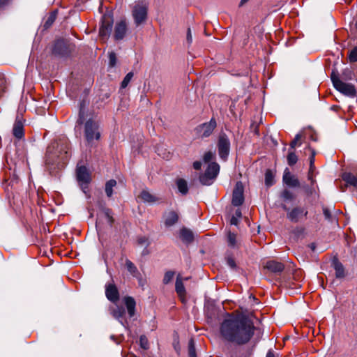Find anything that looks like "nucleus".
<instances>
[{"label":"nucleus","instance_id":"a18cd8bd","mask_svg":"<svg viewBox=\"0 0 357 357\" xmlns=\"http://www.w3.org/2000/svg\"><path fill=\"white\" fill-rule=\"evenodd\" d=\"M137 243L140 245H145L146 248L149 245V239L145 236H140L137 238Z\"/></svg>","mask_w":357,"mask_h":357},{"label":"nucleus","instance_id":"0eeeda50","mask_svg":"<svg viewBox=\"0 0 357 357\" xmlns=\"http://www.w3.org/2000/svg\"><path fill=\"white\" fill-rule=\"evenodd\" d=\"M84 135L89 143H91L94 139L98 140L100 137L98 122L91 119L86 121L84 126Z\"/></svg>","mask_w":357,"mask_h":357},{"label":"nucleus","instance_id":"2eb2a0df","mask_svg":"<svg viewBox=\"0 0 357 357\" xmlns=\"http://www.w3.org/2000/svg\"><path fill=\"white\" fill-rule=\"evenodd\" d=\"M109 311L114 319H117L124 327H126L128 323L125 319L126 310L123 306L112 307Z\"/></svg>","mask_w":357,"mask_h":357},{"label":"nucleus","instance_id":"4c0bfd02","mask_svg":"<svg viewBox=\"0 0 357 357\" xmlns=\"http://www.w3.org/2000/svg\"><path fill=\"white\" fill-rule=\"evenodd\" d=\"M227 241L229 245L234 248L236 246L237 241H236V235L234 233L229 232L227 236Z\"/></svg>","mask_w":357,"mask_h":357},{"label":"nucleus","instance_id":"5fc2aeb1","mask_svg":"<svg viewBox=\"0 0 357 357\" xmlns=\"http://www.w3.org/2000/svg\"><path fill=\"white\" fill-rule=\"evenodd\" d=\"M193 167L196 170H199L202 167V162L200 161H195L193 162Z\"/></svg>","mask_w":357,"mask_h":357},{"label":"nucleus","instance_id":"f03ea898","mask_svg":"<svg viewBox=\"0 0 357 357\" xmlns=\"http://www.w3.org/2000/svg\"><path fill=\"white\" fill-rule=\"evenodd\" d=\"M70 147L66 141L54 142L47 149L46 163L53 165L57 159L65 161L70 155Z\"/></svg>","mask_w":357,"mask_h":357},{"label":"nucleus","instance_id":"79ce46f5","mask_svg":"<svg viewBox=\"0 0 357 357\" xmlns=\"http://www.w3.org/2000/svg\"><path fill=\"white\" fill-rule=\"evenodd\" d=\"M215 158V154L211 151L206 152L204 155V161L207 163L212 161Z\"/></svg>","mask_w":357,"mask_h":357},{"label":"nucleus","instance_id":"412c9836","mask_svg":"<svg viewBox=\"0 0 357 357\" xmlns=\"http://www.w3.org/2000/svg\"><path fill=\"white\" fill-rule=\"evenodd\" d=\"M178 215L174 211H168L164 215L165 225L167 227L173 226L178 222Z\"/></svg>","mask_w":357,"mask_h":357},{"label":"nucleus","instance_id":"bf43d9fd","mask_svg":"<svg viewBox=\"0 0 357 357\" xmlns=\"http://www.w3.org/2000/svg\"><path fill=\"white\" fill-rule=\"evenodd\" d=\"M266 357H278V354H275L273 351H268Z\"/></svg>","mask_w":357,"mask_h":357},{"label":"nucleus","instance_id":"ddd939ff","mask_svg":"<svg viewBox=\"0 0 357 357\" xmlns=\"http://www.w3.org/2000/svg\"><path fill=\"white\" fill-rule=\"evenodd\" d=\"M244 201L243 185L241 182H237L233 191L232 204L238 206H241Z\"/></svg>","mask_w":357,"mask_h":357},{"label":"nucleus","instance_id":"a878e982","mask_svg":"<svg viewBox=\"0 0 357 357\" xmlns=\"http://www.w3.org/2000/svg\"><path fill=\"white\" fill-rule=\"evenodd\" d=\"M125 266L129 273L135 278L138 279L139 281L142 279V275L138 271L137 266L129 259L126 260Z\"/></svg>","mask_w":357,"mask_h":357},{"label":"nucleus","instance_id":"e433bc0d","mask_svg":"<svg viewBox=\"0 0 357 357\" xmlns=\"http://www.w3.org/2000/svg\"><path fill=\"white\" fill-rule=\"evenodd\" d=\"M303 188L304 190L305 193L308 197L312 196L316 192L314 185H305L303 186Z\"/></svg>","mask_w":357,"mask_h":357},{"label":"nucleus","instance_id":"680f3d73","mask_svg":"<svg viewBox=\"0 0 357 357\" xmlns=\"http://www.w3.org/2000/svg\"><path fill=\"white\" fill-rule=\"evenodd\" d=\"M250 0H241L238 6L242 7L246 3H248Z\"/></svg>","mask_w":357,"mask_h":357},{"label":"nucleus","instance_id":"6e6552de","mask_svg":"<svg viewBox=\"0 0 357 357\" xmlns=\"http://www.w3.org/2000/svg\"><path fill=\"white\" fill-rule=\"evenodd\" d=\"M283 208L287 211V218L294 223L300 222L303 218H307L308 215L307 208L304 206H296L289 209L284 206Z\"/></svg>","mask_w":357,"mask_h":357},{"label":"nucleus","instance_id":"39448f33","mask_svg":"<svg viewBox=\"0 0 357 357\" xmlns=\"http://www.w3.org/2000/svg\"><path fill=\"white\" fill-rule=\"evenodd\" d=\"M148 6L143 1L136 2L132 8V16L135 24L138 26L144 24L147 19Z\"/></svg>","mask_w":357,"mask_h":357},{"label":"nucleus","instance_id":"c756f323","mask_svg":"<svg viewBox=\"0 0 357 357\" xmlns=\"http://www.w3.org/2000/svg\"><path fill=\"white\" fill-rule=\"evenodd\" d=\"M56 18V11L52 12L49 16L47 17L45 23H44V28L45 29H49L54 22Z\"/></svg>","mask_w":357,"mask_h":357},{"label":"nucleus","instance_id":"c03bdc74","mask_svg":"<svg viewBox=\"0 0 357 357\" xmlns=\"http://www.w3.org/2000/svg\"><path fill=\"white\" fill-rule=\"evenodd\" d=\"M6 80L3 75L0 73V96L6 91Z\"/></svg>","mask_w":357,"mask_h":357},{"label":"nucleus","instance_id":"f8f14e48","mask_svg":"<svg viewBox=\"0 0 357 357\" xmlns=\"http://www.w3.org/2000/svg\"><path fill=\"white\" fill-rule=\"evenodd\" d=\"M217 124L215 119H211L209 122L204 123L197 126L196 128V132L198 136L202 138L208 137L212 134Z\"/></svg>","mask_w":357,"mask_h":357},{"label":"nucleus","instance_id":"a211bd4d","mask_svg":"<svg viewBox=\"0 0 357 357\" xmlns=\"http://www.w3.org/2000/svg\"><path fill=\"white\" fill-rule=\"evenodd\" d=\"M342 178L343 181L345 182V185L340 187V190L342 192H344L347 186H353L357 188L356 176L349 172H345L342 174Z\"/></svg>","mask_w":357,"mask_h":357},{"label":"nucleus","instance_id":"f704fd0d","mask_svg":"<svg viewBox=\"0 0 357 357\" xmlns=\"http://www.w3.org/2000/svg\"><path fill=\"white\" fill-rule=\"evenodd\" d=\"M302 137H303L302 134H301V133L297 134L295 136L294 139L291 142V143L289 144L290 145L289 149L294 150L296 148V146H301V140L302 139Z\"/></svg>","mask_w":357,"mask_h":357},{"label":"nucleus","instance_id":"1a4fd4ad","mask_svg":"<svg viewBox=\"0 0 357 357\" xmlns=\"http://www.w3.org/2000/svg\"><path fill=\"white\" fill-rule=\"evenodd\" d=\"M129 33L128 23L126 19H121L115 23L113 38L116 41L123 40Z\"/></svg>","mask_w":357,"mask_h":357},{"label":"nucleus","instance_id":"9b49d317","mask_svg":"<svg viewBox=\"0 0 357 357\" xmlns=\"http://www.w3.org/2000/svg\"><path fill=\"white\" fill-rule=\"evenodd\" d=\"M113 18L109 14H105L102 17L99 35L102 39H107L112 32Z\"/></svg>","mask_w":357,"mask_h":357},{"label":"nucleus","instance_id":"c85d7f7f","mask_svg":"<svg viewBox=\"0 0 357 357\" xmlns=\"http://www.w3.org/2000/svg\"><path fill=\"white\" fill-rule=\"evenodd\" d=\"M176 183L177 185V188L178 189V191L183 194L185 195L188 192V187L187 181L183 178H177L176 181Z\"/></svg>","mask_w":357,"mask_h":357},{"label":"nucleus","instance_id":"4be33fe9","mask_svg":"<svg viewBox=\"0 0 357 357\" xmlns=\"http://www.w3.org/2000/svg\"><path fill=\"white\" fill-rule=\"evenodd\" d=\"M332 266L335 271L337 278H343L346 276V271L344 266L337 258H334L332 261Z\"/></svg>","mask_w":357,"mask_h":357},{"label":"nucleus","instance_id":"4468645a","mask_svg":"<svg viewBox=\"0 0 357 357\" xmlns=\"http://www.w3.org/2000/svg\"><path fill=\"white\" fill-rule=\"evenodd\" d=\"M76 176L78 182L82 185H86L91 181L90 173L85 166L77 167Z\"/></svg>","mask_w":357,"mask_h":357},{"label":"nucleus","instance_id":"58836bf2","mask_svg":"<svg viewBox=\"0 0 357 357\" xmlns=\"http://www.w3.org/2000/svg\"><path fill=\"white\" fill-rule=\"evenodd\" d=\"M132 77H133V73L132 72L128 73L126 75L124 79H123V81H122V82L121 84V87L122 89L126 88L128 85V84L130 83V82L132 79Z\"/></svg>","mask_w":357,"mask_h":357},{"label":"nucleus","instance_id":"2f4dec72","mask_svg":"<svg viewBox=\"0 0 357 357\" xmlns=\"http://www.w3.org/2000/svg\"><path fill=\"white\" fill-rule=\"evenodd\" d=\"M116 181L114 179L108 181L105 184V192L107 197H110L113 194L112 188L116 186Z\"/></svg>","mask_w":357,"mask_h":357},{"label":"nucleus","instance_id":"bb28decb","mask_svg":"<svg viewBox=\"0 0 357 357\" xmlns=\"http://www.w3.org/2000/svg\"><path fill=\"white\" fill-rule=\"evenodd\" d=\"M139 197L142 201L148 203H154L158 201V198L155 196L153 195L146 190H143L141 192Z\"/></svg>","mask_w":357,"mask_h":357},{"label":"nucleus","instance_id":"5701e85b","mask_svg":"<svg viewBox=\"0 0 357 357\" xmlns=\"http://www.w3.org/2000/svg\"><path fill=\"white\" fill-rule=\"evenodd\" d=\"M303 154L305 155H308L309 156V161H310L309 172L313 174V171L315 169V166H314V157H315V155H316V151L314 149H312L310 146H308L305 149H304Z\"/></svg>","mask_w":357,"mask_h":357},{"label":"nucleus","instance_id":"b1692460","mask_svg":"<svg viewBox=\"0 0 357 357\" xmlns=\"http://www.w3.org/2000/svg\"><path fill=\"white\" fill-rule=\"evenodd\" d=\"M13 134L15 137L18 139H21L24 136L23 123L18 118L16 119L15 123L13 125Z\"/></svg>","mask_w":357,"mask_h":357},{"label":"nucleus","instance_id":"13d9d810","mask_svg":"<svg viewBox=\"0 0 357 357\" xmlns=\"http://www.w3.org/2000/svg\"><path fill=\"white\" fill-rule=\"evenodd\" d=\"M231 225H237L238 223V218L236 217L233 216L230 220Z\"/></svg>","mask_w":357,"mask_h":357},{"label":"nucleus","instance_id":"cd10ccee","mask_svg":"<svg viewBox=\"0 0 357 357\" xmlns=\"http://www.w3.org/2000/svg\"><path fill=\"white\" fill-rule=\"evenodd\" d=\"M180 236H181L182 241L184 242H186V243H190V242L192 241V240H193L192 232L186 228H183L181 230Z\"/></svg>","mask_w":357,"mask_h":357},{"label":"nucleus","instance_id":"de8ad7c7","mask_svg":"<svg viewBox=\"0 0 357 357\" xmlns=\"http://www.w3.org/2000/svg\"><path fill=\"white\" fill-rule=\"evenodd\" d=\"M282 197L286 200H293L294 199L293 193L288 190H284L283 191Z\"/></svg>","mask_w":357,"mask_h":357},{"label":"nucleus","instance_id":"6e6d98bb","mask_svg":"<svg viewBox=\"0 0 357 357\" xmlns=\"http://www.w3.org/2000/svg\"><path fill=\"white\" fill-rule=\"evenodd\" d=\"M192 34H191V30L190 28L188 29V32H187V41L188 43H192Z\"/></svg>","mask_w":357,"mask_h":357},{"label":"nucleus","instance_id":"09e8293b","mask_svg":"<svg viewBox=\"0 0 357 357\" xmlns=\"http://www.w3.org/2000/svg\"><path fill=\"white\" fill-rule=\"evenodd\" d=\"M342 79L345 80H349L352 78V72L349 69H345L342 73Z\"/></svg>","mask_w":357,"mask_h":357},{"label":"nucleus","instance_id":"20e7f679","mask_svg":"<svg viewBox=\"0 0 357 357\" xmlns=\"http://www.w3.org/2000/svg\"><path fill=\"white\" fill-rule=\"evenodd\" d=\"M75 50V45L68 40L58 39L52 47V54L59 56H68Z\"/></svg>","mask_w":357,"mask_h":357},{"label":"nucleus","instance_id":"0e129e2a","mask_svg":"<svg viewBox=\"0 0 357 357\" xmlns=\"http://www.w3.org/2000/svg\"><path fill=\"white\" fill-rule=\"evenodd\" d=\"M310 248H311L312 250H314L315 249V245H314V243H311V244L310 245Z\"/></svg>","mask_w":357,"mask_h":357},{"label":"nucleus","instance_id":"7ed1b4c3","mask_svg":"<svg viewBox=\"0 0 357 357\" xmlns=\"http://www.w3.org/2000/svg\"><path fill=\"white\" fill-rule=\"evenodd\" d=\"M331 79L334 87L342 93L351 97H354L356 95V91L354 86L351 84L342 82L337 71H332Z\"/></svg>","mask_w":357,"mask_h":357},{"label":"nucleus","instance_id":"338daca9","mask_svg":"<svg viewBox=\"0 0 357 357\" xmlns=\"http://www.w3.org/2000/svg\"><path fill=\"white\" fill-rule=\"evenodd\" d=\"M143 253H144V254H147V253H148V251H147L146 250H143Z\"/></svg>","mask_w":357,"mask_h":357},{"label":"nucleus","instance_id":"7c9ffc66","mask_svg":"<svg viewBox=\"0 0 357 357\" xmlns=\"http://www.w3.org/2000/svg\"><path fill=\"white\" fill-rule=\"evenodd\" d=\"M287 163L289 166L294 165L298 161V156L292 149L289 150V153L287 156Z\"/></svg>","mask_w":357,"mask_h":357},{"label":"nucleus","instance_id":"f3484780","mask_svg":"<svg viewBox=\"0 0 357 357\" xmlns=\"http://www.w3.org/2000/svg\"><path fill=\"white\" fill-rule=\"evenodd\" d=\"M105 295L108 300L116 303L119 299V291L114 284H108L105 287Z\"/></svg>","mask_w":357,"mask_h":357},{"label":"nucleus","instance_id":"72a5a7b5","mask_svg":"<svg viewBox=\"0 0 357 357\" xmlns=\"http://www.w3.org/2000/svg\"><path fill=\"white\" fill-rule=\"evenodd\" d=\"M265 183L267 186H271L274 183V175L270 169H267L266 172Z\"/></svg>","mask_w":357,"mask_h":357},{"label":"nucleus","instance_id":"603ef678","mask_svg":"<svg viewBox=\"0 0 357 357\" xmlns=\"http://www.w3.org/2000/svg\"><path fill=\"white\" fill-rule=\"evenodd\" d=\"M323 213L326 220H328V221L332 220V215H331L330 210L328 208H326V207L323 208Z\"/></svg>","mask_w":357,"mask_h":357},{"label":"nucleus","instance_id":"e2e57ef3","mask_svg":"<svg viewBox=\"0 0 357 357\" xmlns=\"http://www.w3.org/2000/svg\"><path fill=\"white\" fill-rule=\"evenodd\" d=\"M235 215H236V218H241L242 215L241 210L237 209L235 212Z\"/></svg>","mask_w":357,"mask_h":357},{"label":"nucleus","instance_id":"37998d69","mask_svg":"<svg viewBox=\"0 0 357 357\" xmlns=\"http://www.w3.org/2000/svg\"><path fill=\"white\" fill-rule=\"evenodd\" d=\"M139 344L142 349H147L149 348V342L145 335H142L139 338Z\"/></svg>","mask_w":357,"mask_h":357},{"label":"nucleus","instance_id":"3c124183","mask_svg":"<svg viewBox=\"0 0 357 357\" xmlns=\"http://www.w3.org/2000/svg\"><path fill=\"white\" fill-rule=\"evenodd\" d=\"M226 260H227V265L230 268H231L233 269L236 268V264L235 260H234V259L231 256H228L226 258Z\"/></svg>","mask_w":357,"mask_h":357},{"label":"nucleus","instance_id":"f257e3e1","mask_svg":"<svg viewBox=\"0 0 357 357\" xmlns=\"http://www.w3.org/2000/svg\"><path fill=\"white\" fill-rule=\"evenodd\" d=\"M256 328L249 314L244 312L229 314L220 326L221 338L236 345L250 342Z\"/></svg>","mask_w":357,"mask_h":357},{"label":"nucleus","instance_id":"864d4df0","mask_svg":"<svg viewBox=\"0 0 357 357\" xmlns=\"http://www.w3.org/2000/svg\"><path fill=\"white\" fill-rule=\"evenodd\" d=\"M285 285L287 287L292 288V289H298V288L301 287V284L299 283L294 284V283H291V282H287Z\"/></svg>","mask_w":357,"mask_h":357},{"label":"nucleus","instance_id":"6ab92c4d","mask_svg":"<svg viewBox=\"0 0 357 357\" xmlns=\"http://www.w3.org/2000/svg\"><path fill=\"white\" fill-rule=\"evenodd\" d=\"M264 268L273 273L279 274L284 271V266L281 262L272 260L267 261Z\"/></svg>","mask_w":357,"mask_h":357},{"label":"nucleus","instance_id":"a19ab883","mask_svg":"<svg viewBox=\"0 0 357 357\" xmlns=\"http://www.w3.org/2000/svg\"><path fill=\"white\" fill-rule=\"evenodd\" d=\"M174 272L173 271H167L165 273L163 278V283L168 284L174 278Z\"/></svg>","mask_w":357,"mask_h":357},{"label":"nucleus","instance_id":"aec40b11","mask_svg":"<svg viewBox=\"0 0 357 357\" xmlns=\"http://www.w3.org/2000/svg\"><path fill=\"white\" fill-rule=\"evenodd\" d=\"M175 290H176V292L178 294V296L179 297L181 301L183 303H185L186 301V299H185L186 291H185L184 284L183 283V281H182L180 275H178L176 278V284H175Z\"/></svg>","mask_w":357,"mask_h":357},{"label":"nucleus","instance_id":"dca6fc26","mask_svg":"<svg viewBox=\"0 0 357 357\" xmlns=\"http://www.w3.org/2000/svg\"><path fill=\"white\" fill-rule=\"evenodd\" d=\"M282 179L284 183L289 187L296 188L301 186V183L298 178L291 174L288 168L285 169Z\"/></svg>","mask_w":357,"mask_h":357},{"label":"nucleus","instance_id":"4d7b16f0","mask_svg":"<svg viewBox=\"0 0 357 357\" xmlns=\"http://www.w3.org/2000/svg\"><path fill=\"white\" fill-rule=\"evenodd\" d=\"M307 178L310 181L311 185H314L315 180L313 178V174L308 172Z\"/></svg>","mask_w":357,"mask_h":357},{"label":"nucleus","instance_id":"8fccbe9b","mask_svg":"<svg viewBox=\"0 0 357 357\" xmlns=\"http://www.w3.org/2000/svg\"><path fill=\"white\" fill-rule=\"evenodd\" d=\"M105 215L107 219L108 222L109 223L110 225H112L113 224L114 220L113 217L112 216L111 210L109 208L105 209Z\"/></svg>","mask_w":357,"mask_h":357},{"label":"nucleus","instance_id":"49530a36","mask_svg":"<svg viewBox=\"0 0 357 357\" xmlns=\"http://www.w3.org/2000/svg\"><path fill=\"white\" fill-rule=\"evenodd\" d=\"M349 58L351 62L357 61V47H354L349 53Z\"/></svg>","mask_w":357,"mask_h":357},{"label":"nucleus","instance_id":"423d86ee","mask_svg":"<svg viewBox=\"0 0 357 357\" xmlns=\"http://www.w3.org/2000/svg\"><path fill=\"white\" fill-rule=\"evenodd\" d=\"M220 172V166L215 162H211L208 164L205 172L200 175L199 181L202 185H211Z\"/></svg>","mask_w":357,"mask_h":357},{"label":"nucleus","instance_id":"ea45409f","mask_svg":"<svg viewBox=\"0 0 357 357\" xmlns=\"http://www.w3.org/2000/svg\"><path fill=\"white\" fill-rule=\"evenodd\" d=\"M117 61L116 55L114 52H110L109 54V66L113 68L116 66Z\"/></svg>","mask_w":357,"mask_h":357},{"label":"nucleus","instance_id":"c9c22d12","mask_svg":"<svg viewBox=\"0 0 357 357\" xmlns=\"http://www.w3.org/2000/svg\"><path fill=\"white\" fill-rule=\"evenodd\" d=\"M188 356L189 357H197L195 342L192 339H190L188 342Z\"/></svg>","mask_w":357,"mask_h":357},{"label":"nucleus","instance_id":"473e14b6","mask_svg":"<svg viewBox=\"0 0 357 357\" xmlns=\"http://www.w3.org/2000/svg\"><path fill=\"white\" fill-rule=\"evenodd\" d=\"M88 103L86 102V100H83L81 103H80V106H79V119L77 120V122L79 124H82L83 123L84 121V109H85V107L86 106Z\"/></svg>","mask_w":357,"mask_h":357},{"label":"nucleus","instance_id":"052dcab7","mask_svg":"<svg viewBox=\"0 0 357 357\" xmlns=\"http://www.w3.org/2000/svg\"><path fill=\"white\" fill-rule=\"evenodd\" d=\"M10 0H0V8L8 3Z\"/></svg>","mask_w":357,"mask_h":357},{"label":"nucleus","instance_id":"69168bd1","mask_svg":"<svg viewBox=\"0 0 357 357\" xmlns=\"http://www.w3.org/2000/svg\"><path fill=\"white\" fill-rule=\"evenodd\" d=\"M255 132L257 135H259V131H258V129L256 128L255 130Z\"/></svg>","mask_w":357,"mask_h":357},{"label":"nucleus","instance_id":"9d476101","mask_svg":"<svg viewBox=\"0 0 357 357\" xmlns=\"http://www.w3.org/2000/svg\"><path fill=\"white\" fill-rule=\"evenodd\" d=\"M218 149L220 157L225 160L230 151V141L225 133H221L218 137Z\"/></svg>","mask_w":357,"mask_h":357},{"label":"nucleus","instance_id":"393cba45","mask_svg":"<svg viewBox=\"0 0 357 357\" xmlns=\"http://www.w3.org/2000/svg\"><path fill=\"white\" fill-rule=\"evenodd\" d=\"M125 305L127 308L128 313L130 317H132L135 314L136 303L133 298L130 296H126L123 298Z\"/></svg>","mask_w":357,"mask_h":357}]
</instances>
